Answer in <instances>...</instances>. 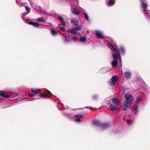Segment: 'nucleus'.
I'll use <instances>...</instances> for the list:
<instances>
[{
    "label": "nucleus",
    "instance_id": "obj_1",
    "mask_svg": "<svg viewBox=\"0 0 150 150\" xmlns=\"http://www.w3.org/2000/svg\"><path fill=\"white\" fill-rule=\"evenodd\" d=\"M106 43L108 46L110 48L112 51H113L115 52L114 53H115V54L118 55V57H119L120 59V65L121 66L122 62L120 54L122 55H123L125 54V50L124 48L123 47L121 46L120 47L118 50H116L117 46L113 43H112V42H110L108 41H107Z\"/></svg>",
    "mask_w": 150,
    "mask_h": 150
},
{
    "label": "nucleus",
    "instance_id": "obj_2",
    "mask_svg": "<svg viewBox=\"0 0 150 150\" xmlns=\"http://www.w3.org/2000/svg\"><path fill=\"white\" fill-rule=\"evenodd\" d=\"M125 97L126 100L124 101L126 102L127 103L131 105L133 101V98L132 95L127 93L125 95Z\"/></svg>",
    "mask_w": 150,
    "mask_h": 150
},
{
    "label": "nucleus",
    "instance_id": "obj_3",
    "mask_svg": "<svg viewBox=\"0 0 150 150\" xmlns=\"http://www.w3.org/2000/svg\"><path fill=\"white\" fill-rule=\"evenodd\" d=\"M112 56L114 61L111 62V64L112 67H116L118 64V62L117 60L119 57H118V55L115 54L114 52H112Z\"/></svg>",
    "mask_w": 150,
    "mask_h": 150
},
{
    "label": "nucleus",
    "instance_id": "obj_4",
    "mask_svg": "<svg viewBox=\"0 0 150 150\" xmlns=\"http://www.w3.org/2000/svg\"><path fill=\"white\" fill-rule=\"evenodd\" d=\"M145 97L144 95H141L137 98L135 103L136 104H142L143 101L145 99Z\"/></svg>",
    "mask_w": 150,
    "mask_h": 150
},
{
    "label": "nucleus",
    "instance_id": "obj_5",
    "mask_svg": "<svg viewBox=\"0 0 150 150\" xmlns=\"http://www.w3.org/2000/svg\"><path fill=\"white\" fill-rule=\"evenodd\" d=\"M118 79V77L116 75L113 76L110 79L109 84L110 85L113 86L115 84Z\"/></svg>",
    "mask_w": 150,
    "mask_h": 150
},
{
    "label": "nucleus",
    "instance_id": "obj_6",
    "mask_svg": "<svg viewBox=\"0 0 150 150\" xmlns=\"http://www.w3.org/2000/svg\"><path fill=\"white\" fill-rule=\"evenodd\" d=\"M130 105L126 102L124 101L120 106V109L122 111H125L127 110L128 106Z\"/></svg>",
    "mask_w": 150,
    "mask_h": 150
},
{
    "label": "nucleus",
    "instance_id": "obj_7",
    "mask_svg": "<svg viewBox=\"0 0 150 150\" xmlns=\"http://www.w3.org/2000/svg\"><path fill=\"white\" fill-rule=\"evenodd\" d=\"M58 19L59 20H60L61 22H62L59 25V27L60 28V29L61 30H64V26L65 25V23L63 21V18H62V17L60 16H59Z\"/></svg>",
    "mask_w": 150,
    "mask_h": 150
},
{
    "label": "nucleus",
    "instance_id": "obj_8",
    "mask_svg": "<svg viewBox=\"0 0 150 150\" xmlns=\"http://www.w3.org/2000/svg\"><path fill=\"white\" fill-rule=\"evenodd\" d=\"M95 32L96 37L98 39H101L104 38L103 33L101 31L97 30L95 31Z\"/></svg>",
    "mask_w": 150,
    "mask_h": 150
},
{
    "label": "nucleus",
    "instance_id": "obj_9",
    "mask_svg": "<svg viewBox=\"0 0 150 150\" xmlns=\"http://www.w3.org/2000/svg\"><path fill=\"white\" fill-rule=\"evenodd\" d=\"M132 110L134 114L136 113L139 110L138 106L137 105L135 104L132 108Z\"/></svg>",
    "mask_w": 150,
    "mask_h": 150
},
{
    "label": "nucleus",
    "instance_id": "obj_10",
    "mask_svg": "<svg viewBox=\"0 0 150 150\" xmlns=\"http://www.w3.org/2000/svg\"><path fill=\"white\" fill-rule=\"evenodd\" d=\"M47 94L39 93V95L41 97H49L50 95L52 94L49 91H47Z\"/></svg>",
    "mask_w": 150,
    "mask_h": 150
},
{
    "label": "nucleus",
    "instance_id": "obj_11",
    "mask_svg": "<svg viewBox=\"0 0 150 150\" xmlns=\"http://www.w3.org/2000/svg\"><path fill=\"white\" fill-rule=\"evenodd\" d=\"M131 74L130 72H125L124 73L125 77L126 79H130L131 77Z\"/></svg>",
    "mask_w": 150,
    "mask_h": 150
},
{
    "label": "nucleus",
    "instance_id": "obj_12",
    "mask_svg": "<svg viewBox=\"0 0 150 150\" xmlns=\"http://www.w3.org/2000/svg\"><path fill=\"white\" fill-rule=\"evenodd\" d=\"M109 126V125L107 123H103L100 124V128L101 129H103L107 128Z\"/></svg>",
    "mask_w": 150,
    "mask_h": 150
},
{
    "label": "nucleus",
    "instance_id": "obj_13",
    "mask_svg": "<svg viewBox=\"0 0 150 150\" xmlns=\"http://www.w3.org/2000/svg\"><path fill=\"white\" fill-rule=\"evenodd\" d=\"M112 103L115 105H119L120 103V100L116 98H113L112 99Z\"/></svg>",
    "mask_w": 150,
    "mask_h": 150
},
{
    "label": "nucleus",
    "instance_id": "obj_14",
    "mask_svg": "<svg viewBox=\"0 0 150 150\" xmlns=\"http://www.w3.org/2000/svg\"><path fill=\"white\" fill-rule=\"evenodd\" d=\"M46 21V18L44 17H41L39 18L36 20V21L38 22H45Z\"/></svg>",
    "mask_w": 150,
    "mask_h": 150
},
{
    "label": "nucleus",
    "instance_id": "obj_15",
    "mask_svg": "<svg viewBox=\"0 0 150 150\" xmlns=\"http://www.w3.org/2000/svg\"><path fill=\"white\" fill-rule=\"evenodd\" d=\"M92 124L97 127H100L101 124L98 120H93L92 121Z\"/></svg>",
    "mask_w": 150,
    "mask_h": 150
},
{
    "label": "nucleus",
    "instance_id": "obj_16",
    "mask_svg": "<svg viewBox=\"0 0 150 150\" xmlns=\"http://www.w3.org/2000/svg\"><path fill=\"white\" fill-rule=\"evenodd\" d=\"M69 32L71 34L81 36L80 34L77 33L76 30H74V28L73 29L69 31Z\"/></svg>",
    "mask_w": 150,
    "mask_h": 150
},
{
    "label": "nucleus",
    "instance_id": "obj_17",
    "mask_svg": "<svg viewBox=\"0 0 150 150\" xmlns=\"http://www.w3.org/2000/svg\"><path fill=\"white\" fill-rule=\"evenodd\" d=\"M28 24L31 25L35 27H38L40 25V24L37 22H33L32 21L29 22L28 23Z\"/></svg>",
    "mask_w": 150,
    "mask_h": 150
},
{
    "label": "nucleus",
    "instance_id": "obj_18",
    "mask_svg": "<svg viewBox=\"0 0 150 150\" xmlns=\"http://www.w3.org/2000/svg\"><path fill=\"white\" fill-rule=\"evenodd\" d=\"M115 0H110L107 4V6H111L113 5L115 3Z\"/></svg>",
    "mask_w": 150,
    "mask_h": 150
},
{
    "label": "nucleus",
    "instance_id": "obj_19",
    "mask_svg": "<svg viewBox=\"0 0 150 150\" xmlns=\"http://www.w3.org/2000/svg\"><path fill=\"white\" fill-rule=\"evenodd\" d=\"M71 24H72L74 25H78V21L74 18L71 19Z\"/></svg>",
    "mask_w": 150,
    "mask_h": 150
},
{
    "label": "nucleus",
    "instance_id": "obj_20",
    "mask_svg": "<svg viewBox=\"0 0 150 150\" xmlns=\"http://www.w3.org/2000/svg\"><path fill=\"white\" fill-rule=\"evenodd\" d=\"M50 31L52 35L54 36L57 34L59 33V31H57L56 30L51 29H50Z\"/></svg>",
    "mask_w": 150,
    "mask_h": 150
},
{
    "label": "nucleus",
    "instance_id": "obj_21",
    "mask_svg": "<svg viewBox=\"0 0 150 150\" xmlns=\"http://www.w3.org/2000/svg\"><path fill=\"white\" fill-rule=\"evenodd\" d=\"M108 104L109 105L111 108V110H115L116 109L117 107L113 105L110 102Z\"/></svg>",
    "mask_w": 150,
    "mask_h": 150
},
{
    "label": "nucleus",
    "instance_id": "obj_22",
    "mask_svg": "<svg viewBox=\"0 0 150 150\" xmlns=\"http://www.w3.org/2000/svg\"><path fill=\"white\" fill-rule=\"evenodd\" d=\"M41 91V90L40 89H32L31 90V91L32 92L34 93L35 94H38V92H40Z\"/></svg>",
    "mask_w": 150,
    "mask_h": 150
},
{
    "label": "nucleus",
    "instance_id": "obj_23",
    "mask_svg": "<svg viewBox=\"0 0 150 150\" xmlns=\"http://www.w3.org/2000/svg\"><path fill=\"white\" fill-rule=\"evenodd\" d=\"M71 11L72 13L76 15H78L79 13V12L75 9H71Z\"/></svg>",
    "mask_w": 150,
    "mask_h": 150
},
{
    "label": "nucleus",
    "instance_id": "obj_24",
    "mask_svg": "<svg viewBox=\"0 0 150 150\" xmlns=\"http://www.w3.org/2000/svg\"><path fill=\"white\" fill-rule=\"evenodd\" d=\"M0 96L3 97L7 98L8 97V95H7L4 91H0Z\"/></svg>",
    "mask_w": 150,
    "mask_h": 150
},
{
    "label": "nucleus",
    "instance_id": "obj_25",
    "mask_svg": "<svg viewBox=\"0 0 150 150\" xmlns=\"http://www.w3.org/2000/svg\"><path fill=\"white\" fill-rule=\"evenodd\" d=\"M17 95V94L15 93H10L9 95H8L7 98H12L15 97Z\"/></svg>",
    "mask_w": 150,
    "mask_h": 150
},
{
    "label": "nucleus",
    "instance_id": "obj_26",
    "mask_svg": "<svg viewBox=\"0 0 150 150\" xmlns=\"http://www.w3.org/2000/svg\"><path fill=\"white\" fill-rule=\"evenodd\" d=\"M79 41L82 42H85L86 41V38L85 37H81L80 38Z\"/></svg>",
    "mask_w": 150,
    "mask_h": 150
},
{
    "label": "nucleus",
    "instance_id": "obj_27",
    "mask_svg": "<svg viewBox=\"0 0 150 150\" xmlns=\"http://www.w3.org/2000/svg\"><path fill=\"white\" fill-rule=\"evenodd\" d=\"M81 27L80 26H78L74 28V30L76 31H79L81 30Z\"/></svg>",
    "mask_w": 150,
    "mask_h": 150
},
{
    "label": "nucleus",
    "instance_id": "obj_28",
    "mask_svg": "<svg viewBox=\"0 0 150 150\" xmlns=\"http://www.w3.org/2000/svg\"><path fill=\"white\" fill-rule=\"evenodd\" d=\"M71 39H69V38L64 37V41L65 42H70L71 41Z\"/></svg>",
    "mask_w": 150,
    "mask_h": 150
},
{
    "label": "nucleus",
    "instance_id": "obj_29",
    "mask_svg": "<svg viewBox=\"0 0 150 150\" xmlns=\"http://www.w3.org/2000/svg\"><path fill=\"white\" fill-rule=\"evenodd\" d=\"M74 117H76V118H83V115H75L74 116Z\"/></svg>",
    "mask_w": 150,
    "mask_h": 150
},
{
    "label": "nucleus",
    "instance_id": "obj_30",
    "mask_svg": "<svg viewBox=\"0 0 150 150\" xmlns=\"http://www.w3.org/2000/svg\"><path fill=\"white\" fill-rule=\"evenodd\" d=\"M98 97V96L97 95H94L92 96V98L93 100H96L97 99Z\"/></svg>",
    "mask_w": 150,
    "mask_h": 150
},
{
    "label": "nucleus",
    "instance_id": "obj_31",
    "mask_svg": "<svg viewBox=\"0 0 150 150\" xmlns=\"http://www.w3.org/2000/svg\"><path fill=\"white\" fill-rule=\"evenodd\" d=\"M25 8L26 11H27V14H28L29 13L30 11V8L27 6H25Z\"/></svg>",
    "mask_w": 150,
    "mask_h": 150
},
{
    "label": "nucleus",
    "instance_id": "obj_32",
    "mask_svg": "<svg viewBox=\"0 0 150 150\" xmlns=\"http://www.w3.org/2000/svg\"><path fill=\"white\" fill-rule=\"evenodd\" d=\"M16 2L17 3V5L20 7H21L24 4L23 3H18L17 2V1H16Z\"/></svg>",
    "mask_w": 150,
    "mask_h": 150
},
{
    "label": "nucleus",
    "instance_id": "obj_33",
    "mask_svg": "<svg viewBox=\"0 0 150 150\" xmlns=\"http://www.w3.org/2000/svg\"><path fill=\"white\" fill-rule=\"evenodd\" d=\"M127 123L129 125H130L132 124V121L131 120H127Z\"/></svg>",
    "mask_w": 150,
    "mask_h": 150
},
{
    "label": "nucleus",
    "instance_id": "obj_34",
    "mask_svg": "<svg viewBox=\"0 0 150 150\" xmlns=\"http://www.w3.org/2000/svg\"><path fill=\"white\" fill-rule=\"evenodd\" d=\"M84 16L85 17V19H86L87 21H89L88 17L86 13H84Z\"/></svg>",
    "mask_w": 150,
    "mask_h": 150
},
{
    "label": "nucleus",
    "instance_id": "obj_35",
    "mask_svg": "<svg viewBox=\"0 0 150 150\" xmlns=\"http://www.w3.org/2000/svg\"><path fill=\"white\" fill-rule=\"evenodd\" d=\"M67 115V117L70 118H72L73 117V116L69 114H65Z\"/></svg>",
    "mask_w": 150,
    "mask_h": 150
},
{
    "label": "nucleus",
    "instance_id": "obj_36",
    "mask_svg": "<svg viewBox=\"0 0 150 150\" xmlns=\"http://www.w3.org/2000/svg\"><path fill=\"white\" fill-rule=\"evenodd\" d=\"M146 6H147V4L146 3H143L142 4V8H145V7H146Z\"/></svg>",
    "mask_w": 150,
    "mask_h": 150
},
{
    "label": "nucleus",
    "instance_id": "obj_37",
    "mask_svg": "<svg viewBox=\"0 0 150 150\" xmlns=\"http://www.w3.org/2000/svg\"><path fill=\"white\" fill-rule=\"evenodd\" d=\"M146 12L147 14L149 16H150V11L149 10H147Z\"/></svg>",
    "mask_w": 150,
    "mask_h": 150
},
{
    "label": "nucleus",
    "instance_id": "obj_38",
    "mask_svg": "<svg viewBox=\"0 0 150 150\" xmlns=\"http://www.w3.org/2000/svg\"><path fill=\"white\" fill-rule=\"evenodd\" d=\"M35 95L34 94L31 93L28 94V96L30 97H32L35 96Z\"/></svg>",
    "mask_w": 150,
    "mask_h": 150
},
{
    "label": "nucleus",
    "instance_id": "obj_39",
    "mask_svg": "<svg viewBox=\"0 0 150 150\" xmlns=\"http://www.w3.org/2000/svg\"><path fill=\"white\" fill-rule=\"evenodd\" d=\"M75 121L77 122H80L81 121V120L77 118L76 119Z\"/></svg>",
    "mask_w": 150,
    "mask_h": 150
},
{
    "label": "nucleus",
    "instance_id": "obj_40",
    "mask_svg": "<svg viewBox=\"0 0 150 150\" xmlns=\"http://www.w3.org/2000/svg\"><path fill=\"white\" fill-rule=\"evenodd\" d=\"M77 39L76 37H74L72 39V40L76 41Z\"/></svg>",
    "mask_w": 150,
    "mask_h": 150
},
{
    "label": "nucleus",
    "instance_id": "obj_41",
    "mask_svg": "<svg viewBox=\"0 0 150 150\" xmlns=\"http://www.w3.org/2000/svg\"><path fill=\"white\" fill-rule=\"evenodd\" d=\"M43 13L44 15H46L47 14V13L46 11L44 12Z\"/></svg>",
    "mask_w": 150,
    "mask_h": 150
},
{
    "label": "nucleus",
    "instance_id": "obj_42",
    "mask_svg": "<svg viewBox=\"0 0 150 150\" xmlns=\"http://www.w3.org/2000/svg\"><path fill=\"white\" fill-rule=\"evenodd\" d=\"M27 14H27V13L26 14L23 13V17H25Z\"/></svg>",
    "mask_w": 150,
    "mask_h": 150
},
{
    "label": "nucleus",
    "instance_id": "obj_43",
    "mask_svg": "<svg viewBox=\"0 0 150 150\" xmlns=\"http://www.w3.org/2000/svg\"><path fill=\"white\" fill-rule=\"evenodd\" d=\"M40 98V97H38V98H35L34 99H33V100H37V99H39Z\"/></svg>",
    "mask_w": 150,
    "mask_h": 150
},
{
    "label": "nucleus",
    "instance_id": "obj_44",
    "mask_svg": "<svg viewBox=\"0 0 150 150\" xmlns=\"http://www.w3.org/2000/svg\"><path fill=\"white\" fill-rule=\"evenodd\" d=\"M145 8L146 7L142 8H143V10H144V12L145 11H146V8Z\"/></svg>",
    "mask_w": 150,
    "mask_h": 150
},
{
    "label": "nucleus",
    "instance_id": "obj_45",
    "mask_svg": "<svg viewBox=\"0 0 150 150\" xmlns=\"http://www.w3.org/2000/svg\"><path fill=\"white\" fill-rule=\"evenodd\" d=\"M70 1H71V0H69Z\"/></svg>",
    "mask_w": 150,
    "mask_h": 150
}]
</instances>
